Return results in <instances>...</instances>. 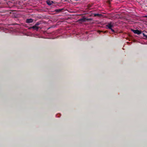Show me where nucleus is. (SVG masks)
Wrapping results in <instances>:
<instances>
[{"mask_svg": "<svg viewBox=\"0 0 147 147\" xmlns=\"http://www.w3.org/2000/svg\"><path fill=\"white\" fill-rule=\"evenodd\" d=\"M113 26L114 23L113 22H110L108 23L106 25V27H107L109 29H111L113 32H115V30L112 28V27H113Z\"/></svg>", "mask_w": 147, "mask_h": 147, "instance_id": "obj_1", "label": "nucleus"}, {"mask_svg": "<svg viewBox=\"0 0 147 147\" xmlns=\"http://www.w3.org/2000/svg\"><path fill=\"white\" fill-rule=\"evenodd\" d=\"M91 20V19H88L86 18H83L78 20V22L80 23H81L83 22H86V21H90Z\"/></svg>", "mask_w": 147, "mask_h": 147, "instance_id": "obj_2", "label": "nucleus"}, {"mask_svg": "<svg viewBox=\"0 0 147 147\" xmlns=\"http://www.w3.org/2000/svg\"><path fill=\"white\" fill-rule=\"evenodd\" d=\"M131 31H132L134 33L137 34H140L142 33V31L140 30H134L131 29Z\"/></svg>", "mask_w": 147, "mask_h": 147, "instance_id": "obj_3", "label": "nucleus"}, {"mask_svg": "<svg viewBox=\"0 0 147 147\" xmlns=\"http://www.w3.org/2000/svg\"><path fill=\"white\" fill-rule=\"evenodd\" d=\"M33 21V19L32 18L27 19L26 22L27 23L29 24L32 23Z\"/></svg>", "mask_w": 147, "mask_h": 147, "instance_id": "obj_4", "label": "nucleus"}, {"mask_svg": "<svg viewBox=\"0 0 147 147\" xmlns=\"http://www.w3.org/2000/svg\"><path fill=\"white\" fill-rule=\"evenodd\" d=\"M39 27L38 26H36L35 25L33 26L32 27H30L29 29H30L31 28H32L34 30H36V31H37L38 29L39 28Z\"/></svg>", "mask_w": 147, "mask_h": 147, "instance_id": "obj_5", "label": "nucleus"}, {"mask_svg": "<svg viewBox=\"0 0 147 147\" xmlns=\"http://www.w3.org/2000/svg\"><path fill=\"white\" fill-rule=\"evenodd\" d=\"M47 4L49 5H51L53 3V1L47 0L46 1Z\"/></svg>", "mask_w": 147, "mask_h": 147, "instance_id": "obj_6", "label": "nucleus"}, {"mask_svg": "<svg viewBox=\"0 0 147 147\" xmlns=\"http://www.w3.org/2000/svg\"><path fill=\"white\" fill-rule=\"evenodd\" d=\"M63 10V9H56L55 10V11L57 12H60L62 11Z\"/></svg>", "mask_w": 147, "mask_h": 147, "instance_id": "obj_7", "label": "nucleus"}, {"mask_svg": "<svg viewBox=\"0 0 147 147\" xmlns=\"http://www.w3.org/2000/svg\"><path fill=\"white\" fill-rule=\"evenodd\" d=\"M101 16H102V15L101 14H99L98 13L97 14H95L94 15V17H96V16H98V17H100Z\"/></svg>", "mask_w": 147, "mask_h": 147, "instance_id": "obj_8", "label": "nucleus"}, {"mask_svg": "<svg viewBox=\"0 0 147 147\" xmlns=\"http://www.w3.org/2000/svg\"><path fill=\"white\" fill-rule=\"evenodd\" d=\"M40 24L39 22H37L35 24V25L36 26H38L40 25Z\"/></svg>", "mask_w": 147, "mask_h": 147, "instance_id": "obj_9", "label": "nucleus"}, {"mask_svg": "<svg viewBox=\"0 0 147 147\" xmlns=\"http://www.w3.org/2000/svg\"><path fill=\"white\" fill-rule=\"evenodd\" d=\"M143 36L145 37L146 38H147V35H145V34L144 33H143L142 34Z\"/></svg>", "mask_w": 147, "mask_h": 147, "instance_id": "obj_10", "label": "nucleus"}, {"mask_svg": "<svg viewBox=\"0 0 147 147\" xmlns=\"http://www.w3.org/2000/svg\"><path fill=\"white\" fill-rule=\"evenodd\" d=\"M102 32H103L104 33H107V32H108V31H102Z\"/></svg>", "mask_w": 147, "mask_h": 147, "instance_id": "obj_11", "label": "nucleus"}, {"mask_svg": "<svg viewBox=\"0 0 147 147\" xmlns=\"http://www.w3.org/2000/svg\"><path fill=\"white\" fill-rule=\"evenodd\" d=\"M145 17H147V16H145Z\"/></svg>", "mask_w": 147, "mask_h": 147, "instance_id": "obj_12", "label": "nucleus"}]
</instances>
